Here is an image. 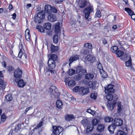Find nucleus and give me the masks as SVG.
<instances>
[{"label":"nucleus","instance_id":"40","mask_svg":"<svg viewBox=\"0 0 135 135\" xmlns=\"http://www.w3.org/2000/svg\"><path fill=\"white\" fill-rule=\"evenodd\" d=\"M58 35L57 34H55L53 38V42L55 44H57L58 40Z\"/></svg>","mask_w":135,"mask_h":135},{"label":"nucleus","instance_id":"14","mask_svg":"<svg viewBox=\"0 0 135 135\" xmlns=\"http://www.w3.org/2000/svg\"><path fill=\"white\" fill-rule=\"evenodd\" d=\"M113 123L117 127L121 126L123 123V120L121 119L115 118Z\"/></svg>","mask_w":135,"mask_h":135},{"label":"nucleus","instance_id":"17","mask_svg":"<svg viewBox=\"0 0 135 135\" xmlns=\"http://www.w3.org/2000/svg\"><path fill=\"white\" fill-rule=\"evenodd\" d=\"M104 125L103 124H100L97 126L96 129L98 132L101 133L104 131Z\"/></svg>","mask_w":135,"mask_h":135},{"label":"nucleus","instance_id":"61","mask_svg":"<svg viewBox=\"0 0 135 135\" xmlns=\"http://www.w3.org/2000/svg\"><path fill=\"white\" fill-rule=\"evenodd\" d=\"M131 18L133 20H134L135 21V14L134 13L133 14V15H132L131 16Z\"/></svg>","mask_w":135,"mask_h":135},{"label":"nucleus","instance_id":"31","mask_svg":"<svg viewBox=\"0 0 135 135\" xmlns=\"http://www.w3.org/2000/svg\"><path fill=\"white\" fill-rule=\"evenodd\" d=\"M124 10L125 11L127 12L128 13V15L130 16L132 15H133V14L134 13L131 9L129 8H125Z\"/></svg>","mask_w":135,"mask_h":135},{"label":"nucleus","instance_id":"39","mask_svg":"<svg viewBox=\"0 0 135 135\" xmlns=\"http://www.w3.org/2000/svg\"><path fill=\"white\" fill-rule=\"evenodd\" d=\"M6 101L8 102L11 101L12 99V97L11 94H9L6 95L5 97Z\"/></svg>","mask_w":135,"mask_h":135},{"label":"nucleus","instance_id":"56","mask_svg":"<svg viewBox=\"0 0 135 135\" xmlns=\"http://www.w3.org/2000/svg\"><path fill=\"white\" fill-rule=\"evenodd\" d=\"M2 65L3 67L4 68H7V63L5 61H3L2 63Z\"/></svg>","mask_w":135,"mask_h":135},{"label":"nucleus","instance_id":"35","mask_svg":"<svg viewBox=\"0 0 135 135\" xmlns=\"http://www.w3.org/2000/svg\"><path fill=\"white\" fill-rule=\"evenodd\" d=\"M115 53L117 57H120L124 54V52L122 51L118 50Z\"/></svg>","mask_w":135,"mask_h":135},{"label":"nucleus","instance_id":"30","mask_svg":"<svg viewBox=\"0 0 135 135\" xmlns=\"http://www.w3.org/2000/svg\"><path fill=\"white\" fill-rule=\"evenodd\" d=\"M94 77V75L91 73L86 74L85 75V78L87 80H90L93 79Z\"/></svg>","mask_w":135,"mask_h":135},{"label":"nucleus","instance_id":"63","mask_svg":"<svg viewBox=\"0 0 135 135\" xmlns=\"http://www.w3.org/2000/svg\"><path fill=\"white\" fill-rule=\"evenodd\" d=\"M31 6V4L29 3L27 4L26 5V8H28Z\"/></svg>","mask_w":135,"mask_h":135},{"label":"nucleus","instance_id":"21","mask_svg":"<svg viewBox=\"0 0 135 135\" xmlns=\"http://www.w3.org/2000/svg\"><path fill=\"white\" fill-rule=\"evenodd\" d=\"M75 117L73 114H66L65 115V119L67 121H70L72 119H75Z\"/></svg>","mask_w":135,"mask_h":135},{"label":"nucleus","instance_id":"19","mask_svg":"<svg viewBox=\"0 0 135 135\" xmlns=\"http://www.w3.org/2000/svg\"><path fill=\"white\" fill-rule=\"evenodd\" d=\"M52 6L50 5L46 4L44 8L45 12L48 14L51 13Z\"/></svg>","mask_w":135,"mask_h":135},{"label":"nucleus","instance_id":"45","mask_svg":"<svg viewBox=\"0 0 135 135\" xmlns=\"http://www.w3.org/2000/svg\"><path fill=\"white\" fill-rule=\"evenodd\" d=\"M100 72L101 75L103 78H106L107 77L108 75L107 74V73L103 70V71H102V72Z\"/></svg>","mask_w":135,"mask_h":135},{"label":"nucleus","instance_id":"1","mask_svg":"<svg viewBox=\"0 0 135 135\" xmlns=\"http://www.w3.org/2000/svg\"><path fill=\"white\" fill-rule=\"evenodd\" d=\"M57 56L56 55L54 54H50V58L47 62L48 67H46L45 70L46 73L49 72L52 74H54V69L56 66L55 61L57 60Z\"/></svg>","mask_w":135,"mask_h":135},{"label":"nucleus","instance_id":"46","mask_svg":"<svg viewBox=\"0 0 135 135\" xmlns=\"http://www.w3.org/2000/svg\"><path fill=\"white\" fill-rule=\"evenodd\" d=\"M75 72V70L73 69H70L69 70L68 75L70 76L73 75Z\"/></svg>","mask_w":135,"mask_h":135},{"label":"nucleus","instance_id":"57","mask_svg":"<svg viewBox=\"0 0 135 135\" xmlns=\"http://www.w3.org/2000/svg\"><path fill=\"white\" fill-rule=\"evenodd\" d=\"M4 79V77L2 71H0V80Z\"/></svg>","mask_w":135,"mask_h":135},{"label":"nucleus","instance_id":"52","mask_svg":"<svg viewBox=\"0 0 135 135\" xmlns=\"http://www.w3.org/2000/svg\"><path fill=\"white\" fill-rule=\"evenodd\" d=\"M21 124H18L17 126H16L15 128V131L16 132L19 131L21 129Z\"/></svg>","mask_w":135,"mask_h":135},{"label":"nucleus","instance_id":"54","mask_svg":"<svg viewBox=\"0 0 135 135\" xmlns=\"http://www.w3.org/2000/svg\"><path fill=\"white\" fill-rule=\"evenodd\" d=\"M98 68L100 72L103 71V67L101 64L100 62L98 64Z\"/></svg>","mask_w":135,"mask_h":135},{"label":"nucleus","instance_id":"9","mask_svg":"<svg viewBox=\"0 0 135 135\" xmlns=\"http://www.w3.org/2000/svg\"><path fill=\"white\" fill-rule=\"evenodd\" d=\"M114 85L112 84L108 85L105 88V92L106 94L113 93L114 89H113Z\"/></svg>","mask_w":135,"mask_h":135},{"label":"nucleus","instance_id":"43","mask_svg":"<svg viewBox=\"0 0 135 135\" xmlns=\"http://www.w3.org/2000/svg\"><path fill=\"white\" fill-rule=\"evenodd\" d=\"M97 93L95 92L92 93L91 94L90 97L93 100H96L97 98Z\"/></svg>","mask_w":135,"mask_h":135},{"label":"nucleus","instance_id":"33","mask_svg":"<svg viewBox=\"0 0 135 135\" xmlns=\"http://www.w3.org/2000/svg\"><path fill=\"white\" fill-rule=\"evenodd\" d=\"M126 66L127 67L130 66L132 65V60L131 57H129V59L128 61L125 62Z\"/></svg>","mask_w":135,"mask_h":135},{"label":"nucleus","instance_id":"11","mask_svg":"<svg viewBox=\"0 0 135 135\" xmlns=\"http://www.w3.org/2000/svg\"><path fill=\"white\" fill-rule=\"evenodd\" d=\"M87 4V0H79L78 2V4L79 7L83 8L85 7Z\"/></svg>","mask_w":135,"mask_h":135},{"label":"nucleus","instance_id":"34","mask_svg":"<svg viewBox=\"0 0 135 135\" xmlns=\"http://www.w3.org/2000/svg\"><path fill=\"white\" fill-rule=\"evenodd\" d=\"M99 121V120L97 119L94 118L91 121V123L93 127L94 126H97Z\"/></svg>","mask_w":135,"mask_h":135},{"label":"nucleus","instance_id":"7","mask_svg":"<svg viewBox=\"0 0 135 135\" xmlns=\"http://www.w3.org/2000/svg\"><path fill=\"white\" fill-rule=\"evenodd\" d=\"M112 94H107V95L106 96L107 99L109 101H111L112 100H113V102L117 101L118 99L117 95H114L113 96Z\"/></svg>","mask_w":135,"mask_h":135},{"label":"nucleus","instance_id":"16","mask_svg":"<svg viewBox=\"0 0 135 135\" xmlns=\"http://www.w3.org/2000/svg\"><path fill=\"white\" fill-rule=\"evenodd\" d=\"M49 91L53 95H56L58 91L57 88L55 86H51L50 88Z\"/></svg>","mask_w":135,"mask_h":135},{"label":"nucleus","instance_id":"64","mask_svg":"<svg viewBox=\"0 0 135 135\" xmlns=\"http://www.w3.org/2000/svg\"><path fill=\"white\" fill-rule=\"evenodd\" d=\"M91 111H92V110L91 109L89 108V109H87V110H86V112H88L90 114V113H91Z\"/></svg>","mask_w":135,"mask_h":135},{"label":"nucleus","instance_id":"50","mask_svg":"<svg viewBox=\"0 0 135 135\" xmlns=\"http://www.w3.org/2000/svg\"><path fill=\"white\" fill-rule=\"evenodd\" d=\"M73 90L74 92H76L78 91L81 92V89L79 86H75L73 89Z\"/></svg>","mask_w":135,"mask_h":135},{"label":"nucleus","instance_id":"8","mask_svg":"<svg viewBox=\"0 0 135 135\" xmlns=\"http://www.w3.org/2000/svg\"><path fill=\"white\" fill-rule=\"evenodd\" d=\"M85 84L88 86L90 88L93 89H95L96 87V84L97 83V82L96 80L93 81H85L84 82Z\"/></svg>","mask_w":135,"mask_h":135},{"label":"nucleus","instance_id":"3","mask_svg":"<svg viewBox=\"0 0 135 135\" xmlns=\"http://www.w3.org/2000/svg\"><path fill=\"white\" fill-rule=\"evenodd\" d=\"M45 14L44 12L42 11H40L37 14L36 16L34 17V21L36 23H40L43 21L45 18Z\"/></svg>","mask_w":135,"mask_h":135},{"label":"nucleus","instance_id":"10","mask_svg":"<svg viewBox=\"0 0 135 135\" xmlns=\"http://www.w3.org/2000/svg\"><path fill=\"white\" fill-rule=\"evenodd\" d=\"M15 81L17 83V86L19 88L23 87L26 84V83L24 82L23 80L22 79H15Z\"/></svg>","mask_w":135,"mask_h":135},{"label":"nucleus","instance_id":"51","mask_svg":"<svg viewBox=\"0 0 135 135\" xmlns=\"http://www.w3.org/2000/svg\"><path fill=\"white\" fill-rule=\"evenodd\" d=\"M95 15L98 18H100L101 17V13L99 10L98 9Z\"/></svg>","mask_w":135,"mask_h":135},{"label":"nucleus","instance_id":"36","mask_svg":"<svg viewBox=\"0 0 135 135\" xmlns=\"http://www.w3.org/2000/svg\"><path fill=\"white\" fill-rule=\"evenodd\" d=\"M36 29L38 31L42 33L44 32L45 30L43 27L41 25H38L36 27Z\"/></svg>","mask_w":135,"mask_h":135},{"label":"nucleus","instance_id":"47","mask_svg":"<svg viewBox=\"0 0 135 135\" xmlns=\"http://www.w3.org/2000/svg\"><path fill=\"white\" fill-rule=\"evenodd\" d=\"M74 79L76 81H79L81 78V75L80 74H78L74 77Z\"/></svg>","mask_w":135,"mask_h":135},{"label":"nucleus","instance_id":"18","mask_svg":"<svg viewBox=\"0 0 135 135\" xmlns=\"http://www.w3.org/2000/svg\"><path fill=\"white\" fill-rule=\"evenodd\" d=\"M116 128V126L112 123L108 127V129L110 133L113 134L114 133V131Z\"/></svg>","mask_w":135,"mask_h":135},{"label":"nucleus","instance_id":"32","mask_svg":"<svg viewBox=\"0 0 135 135\" xmlns=\"http://www.w3.org/2000/svg\"><path fill=\"white\" fill-rule=\"evenodd\" d=\"M118 49V47L116 46H112L110 48V50L111 52L114 53H115Z\"/></svg>","mask_w":135,"mask_h":135},{"label":"nucleus","instance_id":"29","mask_svg":"<svg viewBox=\"0 0 135 135\" xmlns=\"http://www.w3.org/2000/svg\"><path fill=\"white\" fill-rule=\"evenodd\" d=\"M43 27L44 29L47 30H49L51 28V25L50 23H46L43 25Z\"/></svg>","mask_w":135,"mask_h":135},{"label":"nucleus","instance_id":"26","mask_svg":"<svg viewBox=\"0 0 135 135\" xmlns=\"http://www.w3.org/2000/svg\"><path fill=\"white\" fill-rule=\"evenodd\" d=\"M116 101H113V103H109L108 105V107L110 110H112L116 106Z\"/></svg>","mask_w":135,"mask_h":135},{"label":"nucleus","instance_id":"6","mask_svg":"<svg viewBox=\"0 0 135 135\" xmlns=\"http://www.w3.org/2000/svg\"><path fill=\"white\" fill-rule=\"evenodd\" d=\"M22 71L19 68H17L14 71L13 73L14 76L15 78V79H21L22 77Z\"/></svg>","mask_w":135,"mask_h":135},{"label":"nucleus","instance_id":"27","mask_svg":"<svg viewBox=\"0 0 135 135\" xmlns=\"http://www.w3.org/2000/svg\"><path fill=\"white\" fill-rule=\"evenodd\" d=\"M59 47L57 46H56L53 45L51 44V52L52 53L55 52H56L59 50Z\"/></svg>","mask_w":135,"mask_h":135},{"label":"nucleus","instance_id":"5","mask_svg":"<svg viewBox=\"0 0 135 135\" xmlns=\"http://www.w3.org/2000/svg\"><path fill=\"white\" fill-rule=\"evenodd\" d=\"M53 132L51 135H59L64 130L61 127L54 126L52 127Z\"/></svg>","mask_w":135,"mask_h":135},{"label":"nucleus","instance_id":"22","mask_svg":"<svg viewBox=\"0 0 135 135\" xmlns=\"http://www.w3.org/2000/svg\"><path fill=\"white\" fill-rule=\"evenodd\" d=\"M6 85V84L3 79L0 80V90H2L3 91L5 88Z\"/></svg>","mask_w":135,"mask_h":135},{"label":"nucleus","instance_id":"38","mask_svg":"<svg viewBox=\"0 0 135 135\" xmlns=\"http://www.w3.org/2000/svg\"><path fill=\"white\" fill-rule=\"evenodd\" d=\"M76 84V82L73 80H69L68 82V85L69 86L73 87Z\"/></svg>","mask_w":135,"mask_h":135},{"label":"nucleus","instance_id":"41","mask_svg":"<svg viewBox=\"0 0 135 135\" xmlns=\"http://www.w3.org/2000/svg\"><path fill=\"white\" fill-rule=\"evenodd\" d=\"M84 71L86 73V70L85 69H83L80 66H78L76 69V71L77 73H80L82 70Z\"/></svg>","mask_w":135,"mask_h":135},{"label":"nucleus","instance_id":"25","mask_svg":"<svg viewBox=\"0 0 135 135\" xmlns=\"http://www.w3.org/2000/svg\"><path fill=\"white\" fill-rule=\"evenodd\" d=\"M60 23L56 24L55 26L54 31L56 33L55 34L58 35L60 31Z\"/></svg>","mask_w":135,"mask_h":135},{"label":"nucleus","instance_id":"37","mask_svg":"<svg viewBox=\"0 0 135 135\" xmlns=\"http://www.w3.org/2000/svg\"><path fill=\"white\" fill-rule=\"evenodd\" d=\"M113 118L111 117L106 116L104 118V121L106 122H111L113 120Z\"/></svg>","mask_w":135,"mask_h":135},{"label":"nucleus","instance_id":"55","mask_svg":"<svg viewBox=\"0 0 135 135\" xmlns=\"http://www.w3.org/2000/svg\"><path fill=\"white\" fill-rule=\"evenodd\" d=\"M51 12H53L54 13H56L57 12V10L56 8L55 7H52Z\"/></svg>","mask_w":135,"mask_h":135},{"label":"nucleus","instance_id":"49","mask_svg":"<svg viewBox=\"0 0 135 135\" xmlns=\"http://www.w3.org/2000/svg\"><path fill=\"white\" fill-rule=\"evenodd\" d=\"M7 118V116L4 114V113L1 115V122H4L6 121Z\"/></svg>","mask_w":135,"mask_h":135},{"label":"nucleus","instance_id":"28","mask_svg":"<svg viewBox=\"0 0 135 135\" xmlns=\"http://www.w3.org/2000/svg\"><path fill=\"white\" fill-rule=\"evenodd\" d=\"M80 89H81V92H82L84 95L87 94L89 93V91L88 88H85L84 87H80Z\"/></svg>","mask_w":135,"mask_h":135},{"label":"nucleus","instance_id":"58","mask_svg":"<svg viewBox=\"0 0 135 135\" xmlns=\"http://www.w3.org/2000/svg\"><path fill=\"white\" fill-rule=\"evenodd\" d=\"M13 8V5L11 4H9L8 7V8L9 11H11V10Z\"/></svg>","mask_w":135,"mask_h":135},{"label":"nucleus","instance_id":"13","mask_svg":"<svg viewBox=\"0 0 135 135\" xmlns=\"http://www.w3.org/2000/svg\"><path fill=\"white\" fill-rule=\"evenodd\" d=\"M47 18L49 21L52 22H54L56 20V15L54 14L51 13H49Z\"/></svg>","mask_w":135,"mask_h":135},{"label":"nucleus","instance_id":"62","mask_svg":"<svg viewBox=\"0 0 135 135\" xmlns=\"http://www.w3.org/2000/svg\"><path fill=\"white\" fill-rule=\"evenodd\" d=\"M64 82L66 84V83H68L69 81V78H68L66 77L65 78V79L64 80Z\"/></svg>","mask_w":135,"mask_h":135},{"label":"nucleus","instance_id":"12","mask_svg":"<svg viewBox=\"0 0 135 135\" xmlns=\"http://www.w3.org/2000/svg\"><path fill=\"white\" fill-rule=\"evenodd\" d=\"M95 60V57L94 56L91 54L87 55L85 57V60L90 63H93Z\"/></svg>","mask_w":135,"mask_h":135},{"label":"nucleus","instance_id":"20","mask_svg":"<svg viewBox=\"0 0 135 135\" xmlns=\"http://www.w3.org/2000/svg\"><path fill=\"white\" fill-rule=\"evenodd\" d=\"M123 107L121 102H119L117 103V112L118 114H121L122 112Z\"/></svg>","mask_w":135,"mask_h":135},{"label":"nucleus","instance_id":"59","mask_svg":"<svg viewBox=\"0 0 135 135\" xmlns=\"http://www.w3.org/2000/svg\"><path fill=\"white\" fill-rule=\"evenodd\" d=\"M12 18L14 20H15L16 18V17H17V15L16 13H13L12 15Z\"/></svg>","mask_w":135,"mask_h":135},{"label":"nucleus","instance_id":"15","mask_svg":"<svg viewBox=\"0 0 135 135\" xmlns=\"http://www.w3.org/2000/svg\"><path fill=\"white\" fill-rule=\"evenodd\" d=\"M79 57V55H75L71 57L69 60V65L70 66V64L73 61L78 60Z\"/></svg>","mask_w":135,"mask_h":135},{"label":"nucleus","instance_id":"23","mask_svg":"<svg viewBox=\"0 0 135 135\" xmlns=\"http://www.w3.org/2000/svg\"><path fill=\"white\" fill-rule=\"evenodd\" d=\"M15 69L14 66L11 65H8L6 68L7 71L9 73H12L15 71Z\"/></svg>","mask_w":135,"mask_h":135},{"label":"nucleus","instance_id":"4","mask_svg":"<svg viewBox=\"0 0 135 135\" xmlns=\"http://www.w3.org/2000/svg\"><path fill=\"white\" fill-rule=\"evenodd\" d=\"M93 8L90 6L86 7L83 10L85 19L88 21H89L90 19L89 17H90V15L92 12H93Z\"/></svg>","mask_w":135,"mask_h":135},{"label":"nucleus","instance_id":"53","mask_svg":"<svg viewBox=\"0 0 135 135\" xmlns=\"http://www.w3.org/2000/svg\"><path fill=\"white\" fill-rule=\"evenodd\" d=\"M117 135H127L124 132L121 130L118 131L117 133Z\"/></svg>","mask_w":135,"mask_h":135},{"label":"nucleus","instance_id":"60","mask_svg":"<svg viewBox=\"0 0 135 135\" xmlns=\"http://www.w3.org/2000/svg\"><path fill=\"white\" fill-rule=\"evenodd\" d=\"M102 42L103 44L105 45L107 44V40L105 38H103L102 40Z\"/></svg>","mask_w":135,"mask_h":135},{"label":"nucleus","instance_id":"48","mask_svg":"<svg viewBox=\"0 0 135 135\" xmlns=\"http://www.w3.org/2000/svg\"><path fill=\"white\" fill-rule=\"evenodd\" d=\"M43 118L42 119V121L39 122L38 123V124L37 125V126L34 128V129H36L42 126L43 125Z\"/></svg>","mask_w":135,"mask_h":135},{"label":"nucleus","instance_id":"2","mask_svg":"<svg viewBox=\"0 0 135 135\" xmlns=\"http://www.w3.org/2000/svg\"><path fill=\"white\" fill-rule=\"evenodd\" d=\"M93 46L90 43H86L84 44L83 48L81 52V54L84 55H87L90 51H92Z\"/></svg>","mask_w":135,"mask_h":135},{"label":"nucleus","instance_id":"42","mask_svg":"<svg viewBox=\"0 0 135 135\" xmlns=\"http://www.w3.org/2000/svg\"><path fill=\"white\" fill-rule=\"evenodd\" d=\"M27 33V35L28 36V37L27 38V40L30 41L31 38V36L30 33V30L28 29H27L25 31V33Z\"/></svg>","mask_w":135,"mask_h":135},{"label":"nucleus","instance_id":"44","mask_svg":"<svg viewBox=\"0 0 135 135\" xmlns=\"http://www.w3.org/2000/svg\"><path fill=\"white\" fill-rule=\"evenodd\" d=\"M20 46H21V47L20 49V50L18 54V57L19 58H21L22 57V56L23 55V53L22 50V44Z\"/></svg>","mask_w":135,"mask_h":135},{"label":"nucleus","instance_id":"24","mask_svg":"<svg viewBox=\"0 0 135 135\" xmlns=\"http://www.w3.org/2000/svg\"><path fill=\"white\" fill-rule=\"evenodd\" d=\"M56 107L58 109H61L63 106L62 102L60 100H57L56 103Z\"/></svg>","mask_w":135,"mask_h":135}]
</instances>
